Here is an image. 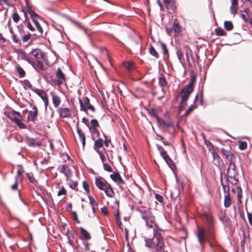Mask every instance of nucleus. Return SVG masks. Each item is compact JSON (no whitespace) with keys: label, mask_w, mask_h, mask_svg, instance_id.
Returning <instances> with one entry per match:
<instances>
[{"label":"nucleus","mask_w":252,"mask_h":252,"mask_svg":"<svg viewBox=\"0 0 252 252\" xmlns=\"http://www.w3.org/2000/svg\"><path fill=\"white\" fill-rule=\"evenodd\" d=\"M24 59L37 71L45 69L43 62L48 61L46 54L38 48L33 49L28 55H25Z\"/></svg>","instance_id":"obj_1"},{"label":"nucleus","mask_w":252,"mask_h":252,"mask_svg":"<svg viewBox=\"0 0 252 252\" xmlns=\"http://www.w3.org/2000/svg\"><path fill=\"white\" fill-rule=\"evenodd\" d=\"M193 90V81L189 82L187 86L184 87L180 92L179 96L181 98V101L179 106V111H181L184 108L189 97Z\"/></svg>","instance_id":"obj_2"},{"label":"nucleus","mask_w":252,"mask_h":252,"mask_svg":"<svg viewBox=\"0 0 252 252\" xmlns=\"http://www.w3.org/2000/svg\"><path fill=\"white\" fill-rule=\"evenodd\" d=\"M221 153L222 156L225 158L230 161L228 168H227V175L231 178H233L236 176V166L233 161V158L234 157L233 154L230 151L226 150L224 149H221Z\"/></svg>","instance_id":"obj_3"},{"label":"nucleus","mask_w":252,"mask_h":252,"mask_svg":"<svg viewBox=\"0 0 252 252\" xmlns=\"http://www.w3.org/2000/svg\"><path fill=\"white\" fill-rule=\"evenodd\" d=\"M95 184L97 188L100 190L104 191L106 195L110 197H113L114 192L110 185L101 177L95 178Z\"/></svg>","instance_id":"obj_4"},{"label":"nucleus","mask_w":252,"mask_h":252,"mask_svg":"<svg viewBox=\"0 0 252 252\" xmlns=\"http://www.w3.org/2000/svg\"><path fill=\"white\" fill-rule=\"evenodd\" d=\"M153 233L154 238L156 239L157 241L156 249L153 252H164L165 244L161 234L155 229H154Z\"/></svg>","instance_id":"obj_5"},{"label":"nucleus","mask_w":252,"mask_h":252,"mask_svg":"<svg viewBox=\"0 0 252 252\" xmlns=\"http://www.w3.org/2000/svg\"><path fill=\"white\" fill-rule=\"evenodd\" d=\"M7 117L14 122L20 128L26 127V125L22 122L23 117L20 112L13 110L11 112L9 113Z\"/></svg>","instance_id":"obj_6"},{"label":"nucleus","mask_w":252,"mask_h":252,"mask_svg":"<svg viewBox=\"0 0 252 252\" xmlns=\"http://www.w3.org/2000/svg\"><path fill=\"white\" fill-rule=\"evenodd\" d=\"M141 217L145 221L146 225L149 228H153L156 224L155 218L149 210L141 211Z\"/></svg>","instance_id":"obj_7"},{"label":"nucleus","mask_w":252,"mask_h":252,"mask_svg":"<svg viewBox=\"0 0 252 252\" xmlns=\"http://www.w3.org/2000/svg\"><path fill=\"white\" fill-rule=\"evenodd\" d=\"M26 3L27 5L26 9L28 13L30 15L31 17L32 18V20L34 23L35 26H36V28L37 30V31L39 32L40 34L42 33L43 32V30L39 24L38 19L39 18V16L36 14L33 10H32V8L28 5V0H26Z\"/></svg>","instance_id":"obj_8"},{"label":"nucleus","mask_w":252,"mask_h":252,"mask_svg":"<svg viewBox=\"0 0 252 252\" xmlns=\"http://www.w3.org/2000/svg\"><path fill=\"white\" fill-rule=\"evenodd\" d=\"M79 102L81 110L87 111V110H90L93 112L95 111L94 107L90 104V100L87 97H84L82 99L79 98Z\"/></svg>","instance_id":"obj_9"},{"label":"nucleus","mask_w":252,"mask_h":252,"mask_svg":"<svg viewBox=\"0 0 252 252\" xmlns=\"http://www.w3.org/2000/svg\"><path fill=\"white\" fill-rule=\"evenodd\" d=\"M38 109L35 105L32 106V110L29 112L27 119L29 121L35 122L38 115Z\"/></svg>","instance_id":"obj_10"},{"label":"nucleus","mask_w":252,"mask_h":252,"mask_svg":"<svg viewBox=\"0 0 252 252\" xmlns=\"http://www.w3.org/2000/svg\"><path fill=\"white\" fill-rule=\"evenodd\" d=\"M61 118H67L69 117L71 115V110L67 107H61L57 109Z\"/></svg>","instance_id":"obj_11"},{"label":"nucleus","mask_w":252,"mask_h":252,"mask_svg":"<svg viewBox=\"0 0 252 252\" xmlns=\"http://www.w3.org/2000/svg\"><path fill=\"white\" fill-rule=\"evenodd\" d=\"M56 77L58 78L56 83L58 86H61L65 81V77L63 73L60 68H58L57 70Z\"/></svg>","instance_id":"obj_12"},{"label":"nucleus","mask_w":252,"mask_h":252,"mask_svg":"<svg viewBox=\"0 0 252 252\" xmlns=\"http://www.w3.org/2000/svg\"><path fill=\"white\" fill-rule=\"evenodd\" d=\"M165 7L169 10L174 12L176 9V1L175 0H168L163 1Z\"/></svg>","instance_id":"obj_13"},{"label":"nucleus","mask_w":252,"mask_h":252,"mask_svg":"<svg viewBox=\"0 0 252 252\" xmlns=\"http://www.w3.org/2000/svg\"><path fill=\"white\" fill-rule=\"evenodd\" d=\"M197 237L200 243L202 244L209 238V236L204 230L198 229Z\"/></svg>","instance_id":"obj_14"},{"label":"nucleus","mask_w":252,"mask_h":252,"mask_svg":"<svg viewBox=\"0 0 252 252\" xmlns=\"http://www.w3.org/2000/svg\"><path fill=\"white\" fill-rule=\"evenodd\" d=\"M158 149L159 151L161 156L163 158L166 162L169 165V162L171 161L170 157L167 154V152L164 150V148L159 146H157Z\"/></svg>","instance_id":"obj_15"},{"label":"nucleus","mask_w":252,"mask_h":252,"mask_svg":"<svg viewBox=\"0 0 252 252\" xmlns=\"http://www.w3.org/2000/svg\"><path fill=\"white\" fill-rule=\"evenodd\" d=\"M60 172L65 175L67 179H68L72 175L71 171L69 166L66 164H63L62 166L60 169Z\"/></svg>","instance_id":"obj_16"},{"label":"nucleus","mask_w":252,"mask_h":252,"mask_svg":"<svg viewBox=\"0 0 252 252\" xmlns=\"http://www.w3.org/2000/svg\"><path fill=\"white\" fill-rule=\"evenodd\" d=\"M210 151L213 158V162L215 165H219L222 161L221 158L220 157L216 150L214 149L210 150Z\"/></svg>","instance_id":"obj_17"},{"label":"nucleus","mask_w":252,"mask_h":252,"mask_svg":"<svg viewBox=\"0 0 252 252\" xmlns=\"http://www.w3.org/2000/svg\"><path fill=\"white\" fill-rule=\"evenodd\" d=\"M231 5L230 6V12L231 14H235L238 8V0H230Z\"/></svg>","instance_id":"obj_18"},{"label":"nucleus","mask_w":252,"mask_h":252,"mask_svg":"<svg viewBox=\"0 0 252 252\" xmlns=\"http://www.w3.org/2000/svg\"><path fill=\"white\" fill-rule=\"evenodd\" d=\"M227 193L224 196V206L228 208L230 207L232 204V200L229 193V189L227 188Z\"/></svg>","instance_id":"obj_19"},{"label":"nucleus","mask_w":252,"mask_h":252,"mask_svg":"<svg viewBox=\"0 0 252 252\" xmlns=\"http://www.w3.org/2000/svg\"><path fill=\"white\" fill-rule=\"evenodd\" d=\"M155 239L156 241L154 242L152 239L145 238L144 239L145 246L150 249L156 248L157 240L156 238Z\"/></svg>","instance_id":"obj_20"},{"label":"nucleus","mask_w":252,"mask_h":252,"mask_svg":"<svg viewBox=\"0 0 252 252\" xmlns=\"http://www.w3.org/2000/svg\"><path fill=\"white\" fill-rule=\"evenodd\" d=\"M77 132L79 135V139L81 141L83 148H84L85 145V141H86V138H85V135L84 133L83 132V131L78 126H77Z\"/></svg>","instance_id":"obj_21"},{"label":"nucleus","mask_w":252,"mask_h":252,"mask_svg":"<svg viewBox=\"0 0 252 252\" xmlns=\"http://www.w3.org/2000/svg\"><path fill=\"white\" fill-rule=\"evenodd\" d=\"M80 234L81 235V239L85 240H90L91 238L90 233L85 230L83 227H80L79 228Z\"/></svg>","instance_id":"obj_22"},{"label":"nucleus","mask_w":252,"mask_h":252,"mask_svg":"<svg viewBox=\"0 0 252 252\" xmlns=\"http://www.w3.org/2000/svg\"><path fill=\"white\" fill-rule=\"evenodd\" d=\"M201 217L202 219L205 220L209 224L212 225L213 224V218L211 214L204 213L201 215Z\"/></svg>","instance_id":"obj_23"},{"label":"nucleus","mask_w":252,"mask_h":252,"mask_svg":"<svg viewBox=\"0 0 252 252\" xmlns=\"http://www.w3.org/2000/svg\"><path fill=\"white\" fill-rule=\"evenodd\" d=\"M110 177L114 182L120 184H123L124 181L118 172H114L110 175Z\"/></svg>","instance_id":"obj_24"},{"label":"nucleus","mask_w":252,"mask_h":252,"mask_svg":"<svg viewBox=\"0 0 252 252\" xmlns=\"http://www.w3.org/2000/svg\"><path fill=\"white\" fill-rule=\"evenodd\" d=\"M159 85L162 87H166L167 86L168 83L166 80L164 76L162 74H160L158 77Z\"/></svg>","instance_id":"obj_25"},{"label":"nucleus","mask_w":252,"mask_h":252,"mask_svg":"<svg viewBox=\"0 0 252 252\" xmlns=\"http://www.w3.org/2000/svg\"><path fill=\"white\" fill-rule=\"evenodd\" d=\"M173 28L176 33H179L181 31V27L179 25V22L176 19L174 20Z\"/></svg>","instance_id":"obj_26"},{"label":"nucleus","mask_w":252,"mask_h":252,"mask_svg":"<svg viewBox=\"0 0 252 252\" xmlns=\"http://www.w3.org/2000/svg\"><path fill=\"white\" fill-rule=\"evenodd\" d=\"M18 166L20 168L17 171V176L15 177V180L18 181H22V174L24 172V170H23L21 165H18Z\"/></svg>","instance_id":"obj_27"},{"label":"nucleus","mask_w":252,"mask_h":252,"mask_svg":"<svg viewBox=\"0 0 252 252\" xmlns=\"http://www.w3.org/2000/svg\"><path fill=\"white\" fill-rule=\"evenodd\" d=\"M52 100L54 106L57 107L61 103V99L59 96L52 94Z\"/></svg>","instance_id":"obj_28"},{"label":"nucleus","mask_w":252,"mask_h":252,"mask_svg":"<svg viewBox=\"0 0 252 252\" xmlns=\"http://www.w3.org/2000/svg\"><path fill=\"white\" fill-rule=\"evenodd\" d=\"M103 141L102 139L99 138L94 141V149L100 148L103 147Z\"/></svg>","instance_id":"obj_29"},{"label":"nucleus","mask_w":252,"mask_h":252,"mask_svg":"<svg viewBox=\"0 0 252 252\" xmlns=\"http://www.w3.org/2000/svg\"><path fill=\"white\" fill-rule=\"evenodd\" d=\"M224 27L228 31H231L233 29V25L231 21H225L224 22Z\"/></svg>","instance_id":"obj_30"},{"label":"nucleus","mask_w":252,"mask_h":252,"mask_svg":"<svg viewBox=\"0 0 252 252\" xmlns=\"http://www.w3.org/2000/svg\"><path fill=\"white\" fill-rule=\"evenodd\" d=\"M250 11V10L248 8H245L244 10L245 13H241V18L245 21L248 22L249 21V14L248 13Z\"/></svg>","instance_id":"obj_31"},{"label":"nucleus","mask_w":252,"mask_h":252,"mask_svg":"<svg viewBox=\"0 0 252 252\" xmlns=\"http://www.w3.org/2000/svg\"><path fill=\"white\" fill-rule=\"evenodd\" d=\"M16 69L21 77H23L25 76V71L19 64H17L16 65Z\"/></svg>","instance_id":"obj_32"},{"label":"nucleus","mask_w":252,"mask_h":252,"mask_svg":"<svg viewBox=\"0 0 252 252\" xmlns=\"http://www.w3.org/2000/svg\"><path fill=\"white\" fill-rule=\"evenodd\" d=\"M36 93L41 97L43 101L47 98V94L42 90H38L36 91Z\"/></svg>","instance_id":"obj_33"},{"label":"nucleus","mask_w":252,"mask_h":252,"mask_svg":"<svg viewBox=\"0 0 252 252\" xmlns=\"http://www.w3.org/2000/svg\"><path fill=\"white\" fill-rule=\"evenodd\" d=\"M89 128L93 136H96L97 137L99 136V133L97 127H89Z\"/></svg>","instance_id":"obj_34"},{"label":"nucleus","mask_w":252,"mask_h":252,"mask_svg":"<svg viewBox=\"0 0 252 252\" xmlns=\"http://www.w3.org/2000/svg\"><path fill=\"white\" fill-rule=\"evenodd\" d=\"M123 65L128 70H130L134 68V64L132 62H125L123 63Z\"/></svg>","instance_id":"obj_35"},{"label":"nucleus","mask_w":252,"mask_h":252,"mask_svg":"<svg viewBox=\"0 0 252 252\" xmlns=\"http://www.w3.org/2000/svg\"><path fill=\"white\" fill-rule=\"evenodd\" d=\"M215 33L217 36H223L225 34V32L221 28H218L215 29Z\"/></svg>","instance_id":"obj_36"},{"label":"nucleus","mask_w":252,"mask_h":252,"mask_svg":"<svg viewBox=\"0 0 252 252\" xmlns=\"http://www.w3.org/2000/svg\"><path fill=\"white\" fill-rule=\"evenodd\" d=\"M195 107L194 106V105H191L190 106L186 111L184 116H188L194 109Z\"/></svg>","instance_id":"obj_37"},{"label":"nucleus","mask_w":252,"mask_h":252,"mask_svg":"<svg viewBox=\"0 0 252 252\" xmlns=\"http://www.w3.org/2000/svg\"><path fill=\"white\" fill-rule=\"evenodd\" d=\"M24 88L25 89L27 90L28 88L31 89L32 87V85L28 80H25L23 81Z\"/></svg>","instance_id":"obj_38"},{"label":"nucleus","mask_w":252,"mask_h":252,"mask_svg":"<svg viewBox=\"0 0 252 252\" xmlns=\"http://www.w3.org/2000/svg\"><path fill=\"white\" fill-rule=\"evenodd\" d=\"M99 126L98 123L96 119H93L91 121V126L88 127H97Z\"/></svg>","instance_id":"obj_39"},{"label":"nucleus","mask_w":252,"mask_h":252,"mask_svg":"<svg viewBox=\"0 0 252 252\" xmlns=\"http://www.w3.org/2000/svg\"><path fill=\"white\" fill-rule=\"evenodd\" d=\"M237 195L238 202L239 203H242L241 198L242 197V192L241 189L239 188H237Z\"/></svg>","instance_id":"obj_40"},{"label":"nucleus","mask_w":252,"mask_h":252,"mask_svg":"<svg viewBox=\"0 0 252 252\" xmlns=\"http://www.w3.org/2000/svg\"><path fill=\"white\" fill-rule=\"evenodd\" d=\"M26 175H27V177L28 178L29 181L31 183H35V182H36V180L34 179L32 174L28 173L26 174Z\"/></svg>","instance_id":"obj_41"},{"label":"nucleus","mask_w":252,"mask_h":252,"mask_svg":"<svg viewBox=\"0 0 252 252\" xmlns=\"http://www.w3.org/2000/svg\"><path fill=\"white\" fill-rule=\"evenodd\" d=\"M247 147V144L246 142L240 141L239 145V148L241 150H244Z\"/></svg>","instance_id":"obj_42"},{"label":"nucleus","mask_w":252,"mask_h":252,"mask_svg":"<svg viewBox=\"0 0 252 252\" xmlns=\"http://www.w3.org/2000/svg\"><path fill=\"white\" fill-rule=\"evenodd\" d=\"M176 55L179 62L183 64V63L182 58L183 57V54L182 52L180 50H177L176 52Z\"/></svg>","instance_id":"obj_43"},{"label":"nucleus","mask_w":252,"mask_h":252,"mask_svg":"<svg viewBox=\"0 0 252 252\" xmlns=\"http://www.w3.org/2000/svg\"><path fill=\"white\" fill-rule=\"evenodd\" d=\"M149 114L152 117H154L156 119L158 116L157 114V111L156 109L152 108L149 111Z\"/></svg>","instance_id":"obj_44"},{"label":"nucleus","mask_w":252,"mask_h":252,"mask_svg":"<svg viewBox=\"0 0 252 252\" xmlns=\"http://www.w3.org/2000/svg\"><path fill=\"white\" fill-rule=\"evenodd\" d=\"M150 52L151 54L152 55H153V56L157 58H158V53H157V52L156 51V50L153 46L151 47V48L150 49Z\"/></svg>","instance_id":"obj_45"},{"label":"nucleus","mask_w":252,"mask_h":252,"mask_svg":"<svg viewBox=\"0 0 252 252\" xmlns=\"http://www.w3.org/2000/svg\"><path fill=\"white\" fill-rule=\"evenodd\" d=\"M31 37V34L30 33H28L22 37V40L24 43L27 42L30 39Z\"/></svg>","instance_id":"obj_46"},{"label":"nucleus","mask_w":252,"mask_h":252,"mask_svg":"<svg viewBox=\"0 0 252 252\" xmlns=\"http://www.w3.org/2000/svg\"><path fill=\"white\" fill-rule=\"evenodd\" d=\"M12 39L14 43L18 44L19 45L21 44V42L20 39L15 34H13L12 35Z\"/></svg>","instance_id":"obj_47"},{"label":"nucleus","mask_w":252,"mask_h":252,"mask_svg":"<svg viewBox=\"0 0 252 252\" xmlns=\"http://www.w3.org/2000/svg\"><path fill=\"white\" fill-rule=\"evenodd\" d=\"M83 187L87 193L89 192V191H90L89 186L88 184L86 181L83 182Z\"/></svg>","instance_id":"obj_48"},{"label":"nucleus","mask_w":252,"mask_h":252,"mask_svg":"<svg viewBox=\"0 0 252 252\" xmlns=\"http://www.w3.org/2000/svg\"><path fill=\"white\" fill-rule=\"evenodd\" d=\"M12 18L15 22L18 23V22L19 21L20 17L17 13H14L13 14Z\"/></svg>","instance_id":"obj_49"},{"label":"nucleus","mask_w":252,"mask_h":252,"mask_svg":"<svg viewBox=\"0 0 252 252\" xmlns=\"http://www.w3.org/2000/svg\"><path fill=\"white\" fill-rule=\"evenodd\" d=\"M66 190L63 187L59 190V191L58 192V195L61 196L62 195H65L66 194Z\"/></svg>","instance_id":"obj_50"},{"label":"nucleus","mask_w":252,"mask_h":252,"mask_svg":"<svg viewBox=\"0 0 252 252\" xmlns=\"http://www.w3.org/2000/svg\"><path fill=\"white\" fill-rule=\"evenodd\" d=\"M90 203L93 207V209L94 210V206L96 205L95 199L92 196L89 197Z\"/></svg>","instance_id":"obj_51"},{"label":"nucleus","mask_w":252,"mask_h":252,"mask_svg":"<svg viewBox=\"0 0 252 252\" xmlns=\"http://www.w3.org/2000/svg\"><path fill=\"white\" fill-rule=\"evenodd\" d=\"M103 168L105 170H106L108 172L112 171V168L111 167V166L109 165H108L105 163H103Z\"/></svg>","instance_id":"obj_52"},{"label":"nucleus","mask_w":252,"mask_h":252,"mask_svg":"<svg viewBox=\"0 0 252 252\" xmlns=\"http://www.w3.org/2000/svg\"><path fill=\"white\" fill-rule=\"evenodd\" d=\"M160 45H161V47L162 48V49L163 50V53L164 54H167L168 53V50L166 48V46L165 44H164L163 43L161 42L160 43Z\"/></svg>","instance_id":"obj_53"},{"label":"nucleus","mask_w":252,"mask_h":252,"mask_svg":"<svg viewBox=\"0 0 252 252\" xmlns=\"http://www.w3.org/2000/svg\"><path fill=\"white\" fill-rule=\"evenodd\" d=\"M163 125L165 126L170 127L173 126V124L169 121L167 122L165 121Z\"/></svg>","instance_id":"obj_54"},{"label":"nucleus","mask_w":252,"mask_h":252,"mask_svg":"<svg viewBox=\"0 0 252 252\" xmlns=\"http://www.w3.org/2000/svg\"><path fill=\"white\" fill-rule=\"evenodd\" d=\"M21 182V181H18L15 180V183L11 187V189L14 190L17 189L18 185Z\"/></svg>","instance_id":"obj_55"},{"label":"nucleus","mask_w":252,"mask_h":252,"mask_svg":"<svg viewBox=\"0 0 252 252\" xmlns=\"http://www.w3.org/2000/svg\"><path fill=\"white\" fill-rule=\"evenodd\" d=\"M72 217L74 220L78 223H80V221L78 219L77 213L75 212L72 213Z\"/></svg>","instance_id":"obj_56"},{"label":"nucleus","mask_w":252,"mask_h":252,"mask_svg":"<svg viewBox=\"0 0 252 252\" xmlns=\"http://www.w3.org/2000/svg\"><path fill=\"white\" fill-rule=\"evenodd\" d=\"M155 197H156V198L157 199V200H158L159 202H162L163 198L161 195H160L158 194H156Z\"/></svg>","instance_id":"obj_57"},{"label":"nucleus","mask_w":252,"mask_h":252,"mask_svg":"<svg viewBox=\"0 0 252 252\" xmlns=\"http://www.w3.org/2000/svg\"><path fill=\"white\" fill-rule=\"evenodd\" d=\"M247 216H248V219L250 225H251L252 226V214L250 213H247Z\"/></svg>","instance_id":"obj_58"},{"label":"nucleus","mask_w":252,"mask_h":252,"mask_svg":"<svg viewBox=\"0 0 252 252\" xmlns=\"http://www.w3.org/2000/svg\"><path fill=\"white\" fill-rule=\"evenodd\" d=\"M101 213L105 216H107L108 214L107 209L106 207H103L101 209Z\"/></svg>","instance_id":"obj_59"},{"label":"nucleus","mask_w":252,"mask_h":252,"mask_svg":"<svg viewBox=\"0 0 252 252\" xmlns=\"http://www.w3.org/2000/svg\"><path fill=\"white\" fill-rule=\"evenodd\" d=\"M156 120L158 124H159L160 125H162L165 122L164 120L160 118L158 116L157 117V118H156Z\"/></svg>","instance_id":"obj_60"},{"label":"nucleus","mask_w":252,"mask_h":252,"mask_svg":"<svg viewBox=\"0 0 252 252\" xmlns=\"http://www.w3.org/2000/svg\"><path fill=\"white\" fill-rule=\"evenodd\" d=\"M82 122L84 123L87 126H89V121L88 119L84 117L82 119Z\"/></svg>","instance_id":"obj_61"},{"label":"nucleus","mask_w":252,"mask_h":252,"mask_svg":"<svg viewBox=\"0 0 252 252\" xmlns=\"http://www.w3.org/2000/svg\"><path fill=\"white\" fill-rule=\"evenodd\" d=\"M2 2H4L6 5H7L8 6H10L11 4L9 2L8 0H0V5H2Z\"/></svg>","instance_id":"obj_62"},{"label":"nucleus","mask_w":252,"mask_h":252,"mask_svg":"<svg viewBox=\"0 0 252 252\" xmlns=\"http://www.w3.org/2000/svg\"><path fill=\"white\" fill-rule=\"evenodd\" d=\"M27 27L28 29L31 31H33L34 30V28L32 26V24L30 22L28 23Z\"/></svg>","instance_id":"obj_63"},{"label":"nucleus","mask_w":252,"mask_h":252,"mask_svg":"<svg viewBox=\"0 0 252 252\" xmlns=\"http://www.w3.org/2000/svg\"><path fill=\"white\" fill-rule=\"evenodd\" d=\"M77 183L74 182H72L71 184H70L69 186L71 189H75V187L77 186Z\"/></svg>","instance_id":"obj_64"}]
</instances>
